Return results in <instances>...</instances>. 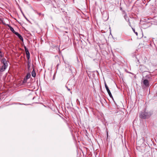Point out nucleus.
Wrapping results in <instances>:
<instances>
[{
  "instance_id": "obj_1",
  "label": "nucleus",
  "mask_w": 157,
  "mask_h": 157,
  "mask_svg": "<svg viewBox=\"0 0 157 157\" xmlns=\"http://www.w3.org/2000/svg\"><path fill=\"white\" fill-rule=\"evenodd\" d=\"M1 62L3 64V65L0 68V72H2L4 71L7 68L8 66V63L6 59L5 58H3L1 60Z\"/></svg>"
},
{
  "instance_id": "obj_2",
  "label": "nucleus",
  "mask_w": 157,
  "mask_h": 157,
  "mask_svg": "<svg viewBox=\"0 0 157 157\" xmlns=\"http://www.w3.org/2000/svg\"><path fill=\"white\" fill-rule=\"evenodd\" d=\"M140 118L143 119H145L149 117L148 113L145 111L141 112L140 115Z\"/></svg>"
},
{
  "instance_id": "obj_3",
  "label": "nucleus",
  "mask_w": 157,
  "mask_h": 157,
  "mask_svg": "<svg viewBox=\"0 0 157 157\" xmlns=\"http://www.w3.org/2000/svg\"><path fill=\"white\" fill-rule=\"evenodd\" d=\"M104 83H105V88L107 91L109 95V96L111 98H113V97L112 95V94H111L109 90V88L108 86H107L106 84V83L105 82Z\"/></svg>"
},
{
  "instance_id": "obj_4",
  "label": "nucleus",
  "mask_w": 157,
  "mask_h": 157,
  "mask_svg": "<svg viewBox=\"0 0 157 157\" xmlns=\"http://www.w3.org/2000/svg\"><path fill=\"white\" fill-rule=\"evenodd\" d=\"M24 48L25 51L27 58L28 60H29L30 58V53L28 49L26 48L25 46H24Z\"/></svg>"
},
{
  "instance_id": "obj_5",
  "label": "nucleus",
  "mask_w": 157,
  "mask_h": 157,
  "mask_svg": "<svg viewBox=\"0 0 157 157\" xmlns=\"http://www.w3.org/2000/svg\"><path fill=\"white\" fill-rule=\"evenodd\" d=\"M143 83L145 87H147L149 86V82L146 79L143 80Z\"/></svg>"
},
{
  "instance_id": "obj_6",
  "label": "nucleus",
  "mask_w": 157,
  "mask_h": 157,
  "mask_svg": "<svg viewBox=\"0 0 157 157\" xmlns=\"http://www.w3.org/2000/svg\"><path fill=\"white\" fill-rule=\"evenodd\" d=\"M15 34L22 41H23V39L21 35L17 32L16 33H15Z\"/></svg>"
},
{
  "instance_id": "obj_7",
  "label": "nucleus",
  "mask_w": 157,
  "mask_h": 157,
  "mask_svg": "<svg viewBox=\"0 0 157 157\" xmlns=\"http://www.w3.org/2000/svg\"><path fill=\"white\" fill-rule=\"evenodd\" d=\"M8 26L10 29V30L14 33L15 34L17 32L14 30L13 29L10 25H8Z\"/></svg>"
},
{
  "instance_id": "obj_8",
  "label": "nucleus",
  "mask_w": 157,
  "mask_h": 157,
  "mask_svg": "<svg viewBox=\"0 0 157 157\" xmlns=\"http://www.w3.org/2000/svg\"><path fill=\"white\" fill-rule=\"evenodd\" d=\"M32 75L33 77H35L36 75V73L34 69L33 68V70L32 72Z\"/></svg>"
},
{
  "instance_id": "obj_9",
  "label": "nucleus",
  "mask_w": 157,
  "mask_h": 157,
  "mask_svg": "<svg viewBox=\"0 0 157 157\" xmlns=\"http://www.w3.org/2000/svg\"><path fill=\"white\" fill-rule=\"evenodd\" d=\"M122 13L123 14H124V18L125 19L126 21H127V14L124 11H122Z\"/></svg>"
},
{
  "instance_id": "obj_10",
  "label": "nucleus",
  "mask_w": 157,
  "mask_h": 157,
  "mask_svg": "<svg viewBox=\"0 0 157 157\" xmlns=\"http://www.w3.org/2000/svg\"><path fill=\"white\" fill-rule=\"evenodd\" d=\"M30 74L29 73H28L27 74L25 78H26V79H28L29 78H30Z\"/></svg>"
},
{
  "instance_id": "obj_11",
  "label": "nucleus",
  "mask_w": 157,
  "mask_h": 157,
  "mask_svg": "<svg viewBox=\"0 0 157 157\" xmlns=\"http://www.w3.org/2000/svg\"><path fill=\"white\" fill-rule=\"evenodd\" d=\"M30 62L29 61L27 63V67L28 69H29L30 67Z\"/></svg>"
},
{
  "instance_id": "obj_12",
  "label": "nucleus",
  "mask_w": 157,
  "mask_h": 157,
  "mask_svg": "<svg viewBox=\"0 0 157 157\" xmlns=\"http://www.w3.org/2000/svg\"><path fill=\"white\" fill-rule=\"evenodd\" d=\"M4 56V54L2 53V52L0 51V56L1 57H2Z\"/></svg>"
},
{
  "instance_id": "obj_13",
  "label": "nucleus",
  "mask_w": 157,
  "mask_h": 157,
  "mask_svg": "<svg viewBox=\"0 0 157 157\" xmlns=\"http://www.w3.org/2000/svg\"><path fill=\"white\" fill-rule=\"evenodd\" d=\"M27 79H26V78H24V79L23 81V83H26L27 82Z\"/></svg>"
},
{
  "instance_id": "obj_14",
  "label": "nucleus",
  "mask_w": 157,
  "mask_h": 157,
  "mask_svg": "<svg viewBox=\"0 0 157 157\" xmlns=\"http://www.w3.org/2000/svg\"><path fill=\"white\" fill-rule=\"evenodd\" d=\"M132 30L134 32L135 34L137 36L138 35V33L137 32H136L135 31V29H134L132 28Z\"/></svg>"
},
{
  "instance_id": "obj_15",
  "label": "nucleus",
  "mask_w": 157,
  "mask_h": 157,
  "mask_svg": "<svg viewBox=\"0 0 157 157\" xmlns=\"http://www.w3.org/2000/svg\"><path fill=\"white\" fill-rule=\"evenodd\" d=\"M37 14H39V15H42L43 16H44V14H41V13H37Z\"/></svg>"
},
{
  "instance_id": "obj_16",
  "label": "nucleus",
  "mask_w": 157,
  "mask_h": 157,
  "mask_svg": "<svg viewBox=\"0 0 157 157\" xmlns=\"http://www.w3.org/2000/svg\"><path fill=\"white\" fill-rule=\"evenodd\" d=\"M128 24L129 26L131 27V24L130 22H128Z\"/></svg>"
},
{
  "instance_id": "obj_17",
  "label": "nucleus",
  "mask_w": 157,
  "mask_h": 157,
  "mask_svg": "<svg viewBox=\"0 0 157 157\" xmlns=\"http://www.w3.org/2000/svg\"><path fill=\"white\" fill-rule=\"evenodd\" d=\"M66 87L68 90H69V91L71 89L70 88H68L67 86H66Z\"/></svg>"
},
{
  "instance_id": "obj_18",
  "label": "nucleus",
  "mask_w": 157,
  "mask_h": 157,
  "mask_svg": "<svg viewBox=\"0 0 157 157\" xmlns=\"http://www.w3.org/2000/svg\"><path fill=\"white\" fill-rule=\"evenodd\" d=\"M127 21V22H130L129 21V19L128 18V19H127V21Z\"/></svg>"
},
{
  "instance_id": "obj_19",
  "label": "nucleus",
  "mask_w": 157,
  "mask_h": 157,
  "mask_svg": "<svg viewBox=\"0 0 157 157\" xmlns=\"http://www.w3.org/2000/svg\"><path fill=\"white\" fill-rule=\"evenodd\" d=\"M21 12H22V14L23 15L24 17L26 18V19H27V18H26V17H25L24 15V13H22V11H21Z\"/></svg>"
},
{
  "instance_id": "obj_20",
  "label": "nucleus",
  "mask_w": 157,
  "mask_h": 157,
  "mask_svg": "<svg viewBox=\"0 0 157 157\" xmlns=\"http://www.w3.org/2000/svg\"><path fill=\"white\" fill-rule=\"evenodd\" d=\"M76 101H77V102L78 101H79L78 100V99H77V100H76Z\"/></svg>"
},
{
  "instance_id": "obj_21",
  "label": "nucleus",
  "mask_w": 157,
  "mask_h": 157,
  "mask_svg": "<svg viewBox=\"0 0 157 157\" xmlns=\"http://www.w3.org/2000/svg\"><path fill=\"white\" fill-rule=\"evenodd\" d=\"M148 75H147L146 76V77H147V78H149V77H148Z\"/></svg>"
},
{
  "instance_id": "obj_22",
  "label": "nucleus",
  "mask_w": 157,
  "mask_h": 157,
  "mask_svg": "<svg viewBox=\"0 0 157 157\" xmlns=\"http://www.w3.org/2000/svg\"><path fill=\"white\" fill-rule=\"evenodd\" d=\"M143 140H144V138H143Z\"/></svg>"
}]
</instances>
